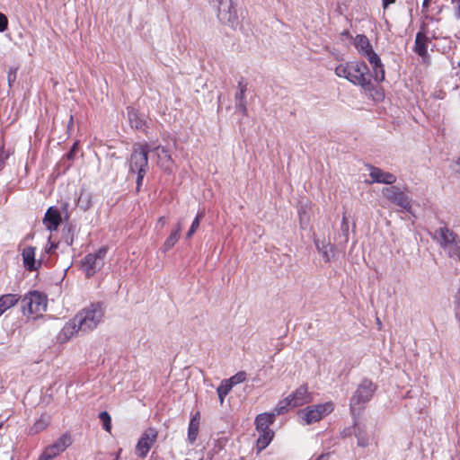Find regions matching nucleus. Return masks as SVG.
Wrapping results in <instances>:
<instances>
[{
	"label": "nucleus",
	"mask_w": 460,
	"mask_h": 460,
	"mask_svg": "<svg viewBox=\"0 0 460 460\" xmlns=\"http://www.w3.org/2000/svg\"><path fill=\"white\" fill-rule=\"evenodd\" d=\"M104 308L101 303L91 304L79 312L71 323L66 324L63 329L64 334L72 336L78 332L93 331L102 322Z\"/></svg>",
	"instance_id": "1"
},
{
	"label": "nucleus",
	"mask_w": 460,
	"mask_h": 460,
	"mask_svg": "<svg viewBox=\"0 0 460 460\" xmlns=\"http://www.w3.org/2000/svg\"><path fill=\"white\" fill-rule=\"evenodd\" d=\"M335 75L347 79L353 84L361 86L365 90H370L371 88V74L364 62L355 61L341 64L336 66Z\"/></svg>",
	"instance_id": "2"
},
{
	"label": "nucleus",
	"mask_w": 460,
	"mask_h": 460,
	"mask_svg": "<svg viewBox=\"0 0 460 460\" xmlns=\"http://www.w3.org/2000/svg\"><path fill=\"white\" fill-rule=\"evenodd\" d=\"M376 386L372 381L364 379L350 399L349 409L353 417L358 415L364 405L372 398Z\"/></svg>",
	"instance_id": "3"
},
{
	"label": "nucleus",
	"mask_w": 460,
	"mask_h": 460,
	"mask_svg": "<svg viewBox=\"0 0 460 460\" xmlns=\"http://www.w3.org/2000/svg\"><path fill=\"white\" fill-rule=\"evenodd\" d=\"M334 410L332 402H326L324 403L307 406L305 409L298 411V418L303 420V424L310 425L312 423L321 420L323 417L332 413Z\"/></svg>",
	"instance_id": "4"
},
{
	"label": "nucleus",
	"mask_w": 460,
	"mask_h": 460,
	"mask_svg": "<svg viewBox=\"0 0 460 460\" xmlns=\"http://www.w3.org/2000/svg\"><path fill=\"white\" fill-rule=\"evenodd\" d=\"M21 305L23 314H40L46 311L47 297L39 291H31L22 297Z\"/></svg>",
	"instance_id": "5"
},
{
	"label": "nucleus",
	"mask_w": 460,
	"mask_h": 460,
	"mask_svg": "<svg viewBox=\"0 0 460 460\" xmlns=\"http://www.w3.org/2000/svg\"><path fill=\"white\" fill-rule=\"evenodd\" d=\"M152 147L148 144L134 145L132 153L128 159L129 173H136L141 170L148 169V153Z\"/></svg>",
	"instance_id": "6"
},
{
	"label": "nucleus",
	"mask_w": 460,
	"mask_h": 460,
	"mask_svg": "<svg viewBox=\"0 0 460 460\" xmlns=\"http://www.w3.org/2000/svg\"><path fill=\"white\" fill-rule=\"evenodd\" d=\"M212 5L217 17L222 24L234 28L237 24L238 17L232 0H212Z\"/></svg>",
	"instance_id": "7"
},
{
	"label": "nucleus",
	"mask_w": 460,
	"mask_h": 460,
	"mask_svg": "<svg viewBox=\"0 0 460 460\" xmlns=\"http://www.w3.org/2000/svg\"><path fill=\"white\" fill-rule=\"evenodd\" d=\"M439 244L447 251L450 257L460 255V240L457 235L447 227H441L437 232Z\"/></svg>",
	"instance_id": "8"
},
{
	"label": "nucleus",
	"mask_w": 460,
	"mask_h": 460,
	"mask_svg": "<svg viewBox=\"0 0 460 460\" xmlns=\"http://www.w3.org/2000/svg\"><path fill=\"white\" fill-rule=\"evenodd\" d=\"M382 194L391 203L400 207L402 210L411 212V199L397 186L391 185L382 189Z\"/></svg>",
	"instance_id": "9"
},
{
	"label": "nucleus",
	"mask_w": 460,
	"mask_h": 460,
	"mask_svg": "<svg viewBox=\"0 0 460 460\" xmlns=\"http://www.w3.org/2000/svg\"><path fill=\"white\" fill-rule=\"evenodd\" d=\"M106 253L107 248L102 247L96 252L89 253L84 258L82 266L87 278L93 276L102 268Z\"/></svg>",
	"instance_id": "10"
},
{
	"label": "nucleus",
	"mask_w": 460,
	"mask_h": 460,
	"mask_svg": "<svg viewBox=\"0 0 460 460\" xmlns=\"http://www.w3.org/2000/svg\"><path fill=\"white\" fill-rule=\"evenodd\" d=\"M71 444L70 435L63 434L54 443L45 447L38 460H51L64 452Z\"/></svg>",
	"instance_id": "11"
},
{
	"label": "nucleus",
	"mask_w": 460,
	"mask_h": 460,
	"mask_svg": "<svg viewBox=\"0 0 460 460\" xmlns=\"http://www.w3.org/2000/svg\"><path fill=\"white\" fill-rule=\"evenodd\" d=\"M157 436L158 433L155 429L149 428L146 429L136 446L135 452L137 456L145 458L156 441Z\"/></svg>",
	"instance_id": "12"
},
{
	"label": "nucleus",
	"mask_w": 460,
	"mask_h": 460,
	"mask_svg": "<svg viewBox=\"0 0 460 460\" xmlns=\"http://www.w3.org/2000/svg\"><path fill=\"white\" fill-rule=\"evenodd\" d=\"M291 406L296 408L307 404L313 401L312 394L308 392L306 385H303L288 396Z\"/></svg>",
	"instance_id": "13"
},
{
	"label": "nucleus",
	"mask_w": 460,
	"mask_h": 460,
	"mask_svg": "<svg viewBox=\"0 0 460 460\" xmlns=\"http://www.w3.org/2000/svg\"><path fill=\"white\" fill-rule=\"evenodd\" d=\"M429 42V39L424 32L419 31L416 34L413 50L425 63L429 59V55L428 54V45Z\"/></svg>",
	"instance_id": "14"
},
{
	"label": "nucleus",
	"mask_w": 460,
	"mask_h": 460,
	"mask_svg": "<svg viewBox=\"0 0 460 460\" xmlns=\"http://www.w3.org/2000/svg\"><path fill=\"white\" fill-rule=\"evenodd\" d=\"M372 66L374 76L376 81L382 82L385 79V69L380 58L372 49L363 55Z\"/></svg>",
	"instance_id": "15"
},
{
	"label": "nucleus",
	"mask_w": 460,
	"mask_h": 460,
	"mask_svg": "<svg viewBox=\"0 0 460 460\" xmlns=\"http://www.w3.org/2000/svg\"><path fill=\"white\" fill-rule=\"evenodd\" d=\"M369 176L371 182L392 185L396 181V176L391 172H384L378 167L370 166Z\"/></svg>",
	"instance_id": "16"
},
{
	"label": "nucleus",
	"mask_w": 460,
	"mask_h": 460,
	"mask_svg": "<svg viewBox=\"0 0 460 460\" xmlns=\"http://www.w3.org/2000/svg\"><path fill=\"white\" fill-rule=\"evenodd\" d=\"M128 119L132 128H135L138 131H146L147 126L144 114H140L136 109L128 107Z\"/></svg>",
	"instance_id": "17"
},
{
	"label": "nucleus",
	"mask_w": 460,
	"mask_h": 460,
	"mask_svg": "<svg viewBox=\"0 0 460 460\" xmlns=\"http://www.w3.org/2000/svg\"><path fill=\"white\" fill-rule=\"evenodd\" d=\"M152 151H155L157 155V164L164 171L171 172L173 161L169 151L161 146L152 148Z\"/></svg>",
	"instance_id": "18"
},
{
	"label": "nucleus",
	"mask_w": 460,
	"mask_h": 460,
	"mask_svg": "<svg viewBox=\"0 0 460 460\" xmlns=\"http://www.w3.org/2000/svg\"><path fill=\"white\" fill-rule=\"evenodd\" d=\"M35 247L27 246L22 252L24 267L30 271L37 270L41 264L40 261H35Z\"/></svg>",
	"instance_id": "19"
},
{
	"label": "nucleus",
	"mask_w": 460,
	"mask_h": 460,
	"mask_svg": "<svg viewBox=\"0 0 460 460\" xmlns=\"http://www.w3.org/2000/svg\"><path fill=\"white\" fill-rule=\"evenodd\" d=\"M61 223V216L58 209L49 208L44 217V224L49 231L58 229Z\"/></svg>",
	"instance_id": "20"
},
{
	"label": "nucleus",
	"mask_w": 460,
	"mask_h": 460,
	"mask_svg": "<svg viewBox=\"0 0 460 460\" xmlns=\"http://www.w3.org/2000/svg\"><path fill=\"white\" fill-rule=\"evenodd\" d=\"M275 416L274 414L264 412L259 414L255 419V425L257 430L266 429V430H271L270 429V426L274 422Z\"/></svg>",
	"instance_id": "21"
},
{
	"label": "nucleus",
	"mask_w": 460,
	"mask_h": 460,
	"mask_svg": "<svg viewBox=\"0 0 460 460\" xmlns=\"http://www.w3.org/2000/svg\"><path fill=\"white\" fill-rule=\"evenodd\" d=\"M354 45L362 56L373 49L369 40L363 34L356 36Z\"/></svg>",
	"instance_id": "22"
},
{
	"label": "nucleus",
	"mask_w": 460,
	"mask_h": 460,
	"mask_svg": "<svg viewBox=\"0 0 460 460\" xmlns=\"http://www.w3.org/2000/svg\"><path fill=\"white\" fill-rule=\"evenodd\" d=\"M20 296L17 294H5L0 296V309L4 313L7 309L14 306Z\"/></svg>",
	"instance_id": "23"
},
{
	"label": "nucleus",
	"mask_w": 460,
	"mask_h": 460,
	"mask_svg": "<svg viewBox=\"0 0 460 460\" xmlns=\"http://www.w3.org/2000/svg\"><path fill=\"white\" fill-rule=\"evenodd\" d=\"M259 432V437L257 438V447L259 450L264 449L272 440L274 432L272 430H257Z\"/></svg>",
	"instance_id": "24"
},
{
	"label": "nucleus",
	"mask_w": 460,
	"mask_h": 460,
	"mask_svg": "<svg viewBox=\"0 0 460 460\" xmlns=\"http://www.w3.org/2000/svg\"><path fill=\"white\" fill-rule=\"evenodd\" d=\"M199 413H197L195 416H193L190 421L189 424V429H188V439L190 444H193L198 437L199 432Z\"/></svg>",
	"instance_id": "25"
},
{
	"label": "nucleus",
	"mask_w": 460,
	"mask_h": 460,
	"mask_svg": "<svg viewBox=\"0 0 460 460\" xmlns=\"http://www.w3.org/2000/svg\"><path fill=\"white\" fill-rule=\"evenodd\" d=\"M314 243L318 252L322 254L323 259L326 262H329L331 261V253H333V246L330 243H323L322 245H320L319 241H315Z\"/></svg>",
	"instance_id": "26"
},
{
	"label": "nucleus",
	"mask_w": 460,
	"mask_h": 460,
	"mask_svg": "<svg viewBox=\"0 0 460 460\" xmlns=\"http://www.w3.org/2000/svg\"><path fill=\"white\" fill-rule=\"evenodd\" d=\"M293 408L291 406V402L289 398L287 396L283 400L279 401L276 407L274 408L272 413L276 417L277 415H281L289 411V409Z\"/></svg>",
	"instance_id": "27"
},
{
	"label": "nucleus",
	"mask_w": 460,
	"mask_h": 460,
	"mask_svg": "<svg viewBox=\"0 0 460 460\" xmlns=\"http://www.w3.org/2000/svg\"><path fill=\"white\" fill-rule=\"evenodd\" d=\"M49 425V418L45 416H41L39 420H37L34 424L30 429V434H37L42 430H44Z\"/></svg>",
	"instance_id": "28"
},
{
	"label": "nucleus",
	"mask_w": 460,
	"mask_h": 460,
	"mask_svg": "<svg viewBox=\"0 0 460 460\" xmlns=\"http://www.w3.org/2000/svg\"><path fill=\"white\" fill-rule=\"evenodd\" d=\"M77 206L84 211L88 210L92 206V197L88 193H81L77 199Z\"/></svg>",
	"instance_id": "29"
},
{
	"label": "nucleus",
	"mask_w": 460,
	"mask_h": 460,
	"mask_svg": "<svg viewBox=\"0 0 460 460\" xmlns=\"http://www.w3.org/2000/svg\"><path fill=\"white\" fill-rule=\"evenodd\" d=\"M237 87H238V92L234 95L235 104L246 102V100H245V92L247 90L246 84H244L243 81H239Z\"/></svg>",
	"instance_id": "30"
},
{
	"label": "nucleus",
	"mask_w": 460,
	"mask_h": 460,
	"mask_svg": "<svg viewBox=\"0 0 460 460\" xmlns=\"http://www.w3.org/2000/svg\"><path fill=\"white\" fill-rule=\"evenodd\" d=\"M179 237L180 235L177 234V232H172L164 243V251L170 250L178 242Z\"/></svg>",
	"instance_id": "31"
},
{
	"label": "nucleus",
	"mask_w": 460,
	"mask_h": 460,
	"mask_svg": "<svg viewBox=\"0 0 460 460\" xmlns=\"http://www.w3.org/2000/svg\"><path fill=\"white\" fill-rule=\"evenodd\" d=\"M99 418L102 422L103 429L106 431L110 432L111 429V418L110 414L107 411H102L99 414Z\"/></svg>",
	"instance_id": "32"
},
{
	"label": "nucleus",
	"mask_w": 460,
	"mask_h": 460,
	"mask_svg": "<svg viewBox=\"0 0 460 460\" xmlns=\"http://www.w3.org/2000/svg\"><path fill=\"white\" fill-rule=\"evenodd\" d=\"M233 385L227 379H225L221 382L220 385L217 387V394H221L223 395H227L228 393L231 391Z\"/></svg>",
	"instance_id": "33"
},
{
	"label": "nucleus",
	"mask_w": 460,
	"mask_h": 460,
	"mask_svg": "<svg viewBox=\"0 0 460 460\" xmlns=\"http://www.w3.org/2000/svg\"><path fill=\"white\" fill-rule=\"evenodd\" d=\"M202 217H203L202 213L197 215V217H195V219L193 220V222L190 226V228L189 229V231L186 234L187 238H190L193 235V234L196 232V230L198 229V227L199 226V221L202 218Z\"/></svg>",
	"instance_id": "34"
},
{
	"label": "nucleus",
	"mask_w": 460,
	"mask_h": 460,
	"mask_svg": "<svg viewBox=\"0 0 460 460\" xmlns=\"http://www.w3.org/2000/svg\"><path fill=\"white\" fill-rule=\"evenodd\" d=\"M245 379H246V373L244 371H240L227 380L230 381V383L234 386V385L243 383V381H245Z\"/></svg>",
	"instance_id": "35"
},
{
	"label": "nucleus",
	"mask_w": 460,
	"mask_h": 460,
	"mask_svg": "<svg viewBox=\"0 0 460 460\" xmlns=\"http://www.w3.org/2000/svg\"><path fill=\"white\" fill-rule=\"evenodd\" d=\"M355 436L358 438V447H367L368 445V439L367 437L361 435L360 431H354Z\"/></svg>",
	"instance_id": "36"
},
{
	"label": "nucleus",
	"mask_w": 460,
	"mask_h": 460,
	"mask_svg": "<svg viewBox=\"0 0 460 460\" xmlns=\"http://www.w3.org/2000/svg\"><path fill=\"white\" fill-rule=\"evenodd\" d=\"M16 74H17L16 68L12 67L9 69L8 75H7V82H8V84L10 87L12 86L13 83H14L16 80Z\"/></svg>",
	"instance_id": "37"
},
{
	"label": "nucleus",
	"mask_w": 460,
	"mask_h": 460,
	"mask_svg": "<svg viewBox=\"0 0 460 460\" xmlns=\"http://www.w3.org/2000/svg\"><path fill=\"white\" fill-rule=\"evenodd\" d=\"M147 171L141 170L140 172H136L137 173V191L140 190V188L142 186L143 179L146 175Z\"/></svg>",
	"instance_id": "38"
},
{
	"label": "nucleus",
	"mask_w": 460,
	"mask_h": 460,
	"mask_svg": "<svg viewBox=\"0 0 460 460\" xmlns=\"http://www.w3.org/2000/svg\"><path fill=\"white\" fill-rule=\"evenodd\" d=\"M8 26V20L7 17L0 13V32L4 31L7 29Z\"/></svg>",
	"instance_id": "39"
},
{
	"label": "nucleus",
	"mask_w": 460,
	"mask_h": 460,
	"mask_svg": "<svg viewBox=\"0 0 460 460\" xmlns=\"http://www.w3.org/2000/svg\"><path fill=\"white\" fill-rule=\"evenodd\" d=\"M341 230H342V232L346 237V240H347L348 235H349V223H348L346 217H343V218H342Z\"/></svg>",
	"instance_id": "40"
},
{
	"label": "nucleus",
	"mask_w": 460,
	"mask_h": 460,
	"mask_svg": "<svg viewBox=\"0 0 460 460\" xmlns=\"http://www.w3.org/2000/svg\"><path fill=\"white\" fill-rule=\"evenodd\" d=\"M236 110H238L243 116H247L246 102L235 104Z\"/></svg>",
	"instance_id": "41"
},
{
	"label": "nucleus",
	"mask_w": 460,
	"mask_h": 460,
	"mask_svg": "<svg viewBox=\"0 0 460 460\" xmlns=\"http://www.w3.org/2000/svg\"><path fill=\"white\" fill-rule=\"evenodd\" d=\"M455 17L460 20V0H453Z\"/></svg>",
	"instance_id": "42"
},
{
	"label": "nucleus",
	"mask_w": 460,
	"mask_h": 460,
	"mask_svg": "<svg viewBox=\"0 0 460 460\" xmlns=\"http://www.w3.org/2000/svg\"><path fill=\"white\" fill-rule=\"evenodd\" d=\"M8 158V154L1 148L0 149V170L4 167L5 160Z\"/></svg>",
	"instance_id": "43"
},
{
	"label": "nucleus",
	"mask_w": 460,
	"mask_h": 460,
	"mask_svg": "<svg viewBox=\"0 0 460 460\" xmlns=\"http://www.w3.org/2000/svg\"><path fill=\"white\" fill-rule=\"evenodd\" d=\"M352 433H353V431H352V428H350V427H349V428H346V429H344L342 430V432H341V436H342V437H344V438H346V437H349V436H351V435H352Z\"/></svg>",
	"instance_id": "44"
},
{
	"label": "nucleus",
	"mask_w": 460,
	"mask_h": 460,
	"mask_svg": "<svg viewBox=\"0 0 460 460\" xmlns=\"http://www.w3.org/2000/svg\"><path fill=\"white\" fill-rule=\"evenodd\" d=\"M182 225H183L182 219L179 220V222L176 225L175 230L173 232H177V234L180 235V233L182 228Z\"/></svg>",
	"instance_id": "45"
},
{
	"label": "nucleus",
	"mask_w": 460,
	"mask_h": 460,
	"mask_svg": "<svg viewBox=\"0 0 460 460\" xmlns=\"http://www.w3.org/2000/svg\"><path fill=\"white\" fill-rule=\"evenodd\" d=\"M396 0H383V7L385 9L387 8L390 4L395 3Z\"/></svg>",
	"instance_id": "46"
},
{
	"label": "nucleus",
	"mask_w": 460,
	"mask_h": 460,
	"mask_svg": "<svg viewBox=\"0 0 460 460\" xmlns=\"http://www.w3.org/2000/svg\"><path fill=\"white\" fill-rule=\"evenodd\" d=\"M329 457H330V454L329 453H325V454H322L321 456H319L316 460H329Z\"/></svg>",
	"instance_id": "47"
},
{
	"label": "nucleus",
	"mask_w": 460,
	"mask_h": 460,
	"mask_svg": "<svg viewBox=\"0 0 460 460\" xmlns=\"http://www.w3.org/2000/svg\"><path fill=\"white\" fill-rule=\"evenodd\" d=\"M429 5V0H423L422 8L427 9Z\"/></svg>",
	"instance_id": "48"
},
{
	"label": "nucleus",
	"mask_w": 460,
	"mask_h": 460,
	"mask_svg": "<svg viewBox=\"0 0 460 460\" xmlns=\"http://www.w3.org/2000/svg\"><path fill=\"white\" fill-rule=\"evenodd\" d=\"M354 418V427L352 428V431L354 432L355 430L356 431H359V428H357V420H356V416L353 417Z\"/></svg>",
	"instance_id": "49"
},
{
	"label": "nucleus",
	"mask_w": 460,
	"mask_h": 460,
	"mask_svg": "<svg viewBox=\"0 0 460 460\" xmlns=\"http://www.w3.org/2000/svg\"><path fill=\"white\" fill-rule=\"evenodd\" d=\"M218 394V398H219L220 403L222 404L224 402V399H225L226 395H223L221 394Z\"/></svg>",
	"instance_id": "50"
},
{
	"label": "nucleus",
	"mask_w": 460,
	"mask_h": 460,
	"mask_svg": "<svg viewBox=\"0 0 460 460\" xmlns=\"http://www.w3.org/2000/svg\"><path fill=\"white\" fill-rule=\"evenodd\" d=\"M376 323H377V324L379 325V328H380L381 325H382V323H381V321L378 318L376 319Z\"/></svg>",
	"instance_id": "51"
},
{
	"label": "nucleus",
	"mask_w": 460,
	"mask_h": 460,
	"mask_svg": "<svg viewBox=\"0 0 460 460\" xmlns=\"http://www.w3.org/2000/svg\"><path fill=\"white\" fill-rule=\"evenodd\" d=\"M159 221H161V223H164V217H160Z\"/></svg>",
	"instance_id": "52"
},
{
	"label": "nucleus",
	"mask_w": 460,
	"mask_h": 460,
	"mask_svg": "<svg viewBox=\"0 0 460 460\" xmlns=\"http://www.w3.org/2000/svg\"><path fill=\"white\" fill-rule=\"evenodd\" d=\"M159 221H161V223H164V217H160Z\"/></svg>",
	"instance_id": "53"
},
{
	"label": "nucleus",
	"mask_w": 460,
	"mask_h": 460,
	"mask_svg": "<svg viewBox=\"0 0 460 460\" xmlns=\"http://www.w3.org/2000/svg\"><path fill=\"white\" fill-rule=\"evenodd\" d=\"M53 247H54V246H53V245H51L48 252H49L51 250H53Z\"/></svg>",
	"instance_id": "54"
},
{
	"label": "nucleus",
	"mask_w": 460,
	"mask_h": 460,
	"mask_svg": "<svg viewBox=\"0 0 460 460\" xmlns=\"http://www.w3.org/2000/svg\"><path fill=\"white\" fill-rule=\"evenodd\" d=\"M67 207H68V204H65V205H64V208H66H66H67Z\"/></svg>",
	"instance_id": "55"
},
{
	"label": "nucleus",
	"mask_w": 460,
	"mask_h": 460,
	"mask_svg": "<svg viewBox=\"0 0 460 460\" xmlns=\"http://www.w3.org/2000/svg\"><path fill=\"white\" fill-rule=\"evenodd\" d=\"M72 122H73V117L71 116L70 117V123H72Z\"/></svg>",
	"instance_id": "56"
},
{
	"label": "nucleus",
	"mask_w": 460,
	"mask_h": 460,
	"mask_svg": "<svg viewBox=\"0 0 460 460\" xmlns=\"http://www.w3.org/2000/svg\"><path fill=\"white\" fill-rule=\"evenodd\" d=\"M3 314H4V313H3V310H2V309H0V316H1Z\"/></svg>",
	"instance_id": "57"
},
{
	"label": "nucleus",
	"mask_w": 460,
	"mask_h": 460,
	"mask_svg": "<svg viewBox=\"0 0 460 460\" xmlns=\"http://www.w3.org/2000/svg\"><path fill=\"white\" fill-rule=\"evenodd\" d=\"M118 459H119V454L117 455V457H116V459H115V460H118Z\"/></svg>",
	"instance_id": "58"
},
{
	"label": "nucleus",
	"mask_w": 460,
	"mask_h": 460,
	"mask_svg": "<svg viewBox=\"0 0 460 460\" xmlns=\"http://www.w3.org/2000/svg\"><path fill=\"white\" fill-rule=\"evenodd\" d=\"M2 427V424H0V428Z\"/></svg>",
	"instance_id": "59"
}]
</instances>
